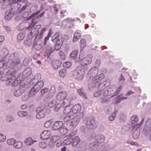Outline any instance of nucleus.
I'll list each match as a JSON object with an SVG mask.
<instances>
[{
  "label": "nucleus",
  "mask_w": 151,
  "mask_h": 151,
  "mask_svg": "<svg viewBox=\"0 0 151 151\" xmlns=\"http://www.w3.org/2000/svg\"><path fill=\"white\" fill-rule=\"evenodd\" d=\"M58 54L62 60H65V56L63 52L61 51H60L59 52Z\"/></svg>",
  "instance_id": "864d4df0"
},
{
  "label": "nucleus",
  "mask_w": 151,
  "mask_h": 151,
  "mask_svg": "<svg viewBox=\"0 0 151 151\" xmlns=\"http://www.w3.org/2000/svg\"><path fill=\"white\" fill-rule=\"evenodd\" d=\"M89 149L91 151H98L99 147L97 143L92 142L89 145Z\"/></svg>",
  "instance_id": "a211bd4d"
},
{
  "label": "nucleus",
  "mask_w": 151,
  "mask_h": 151,
  "mask_svg": "<svg viewBox=\"0 0 151 151\" xmlns=\"http://www.w3.org/2000/svg\"><path fill=\"white\" fill-rule=\"evenodd\" d=\"M29 62V59L27 58H26L23 61V64L24 66H27Z\"/></svg>",
  "instance_id": "69168bd1"
},
{
  "label": "nucleus",
  "mask_w": 151,
  "mask_h": 151,
  "mask_svg": "<svg viewBox=\"0 0 151 151\" xmlns=\"http://www.w3.org/2000/svg\"><path fill=\"white\" fill-rule=\"evenodd\" d=\"M126 115L123 113H121L119 116L120 121L121 122L124 121L126 119Z\"/></svg>",
  "instance_id": "5fc2aeb1"
},
{
  "label": "nucleus",
  "mask_w": 151,
  "mask_h": 151,
  "mask_svg": "<svg viewBox=\"0 0 151 151\" xmlns=\"http://www.w3.org/2000/svg\"><path fill=\"white\" fill-rule=\"evenodd\" d=\"M25 88L22 86H20L19 88L14 93V95L16 97L20 96L25 91Z\"/></svg>",
  "instance_id": "4be33fe9"
},
{
  "label": "nucleus",
  "mask_w": 151,
  "mask_h": 151,
  "mask_svg": "<svg viewBox=\"0 0 151 151\" xmlns=\"http://www.w3.org/2000/svg\"><path fill=\"white\" fill-rule=\"evenodd\" d=\"M24 43L26 45L29 46H30L32 45V42L30 40H24Z\"/></svg>",
  "instance_id": "13d9d810"
},
{
  "label": "nucleus",
  "mask_w": 151,
  "mask_h": 151,
  "mask_svg": "<svg viewBox=\"0 0 151 151\" xmlns=\"http://www.w3.org/2000/svg\"><path fill=\"white\" fill-rule=\"evenodd\" d=\"M122 86H120L119 87H116L115 86L113 85L111 86V88H108L102 93H103V95L104 96H107L113 95L111 96L112 98L118 95L122 90Z\"/></svg>",
  "instance_id": "20e7f679"
},
{
  "label": "nucleus",
  "mask_w": 151,
  "mask_h": 151,
  "mask_svg": "<svg viewBox=\"0 0 151 151\" xmlns=\"http://www.w3.org/2000/svg\"><path fill=\"white\" fill-rule=\"evenodd\" d=\"M52 120H50L46 122L44 124L45 127L48 128L50 127L52 125Z\"/></svg>",
  "instance_id": "37998d69"
},
{
  "label": "nucleus",
  "mask_w": 151,
  "mask_h": 151,
  "mask_svg": "<svg viewBox=\"0 0 151 151\" xmlns=\"http://www.w3.org/2000/svg\"><path fill=\"white\" fill-rule=\"evenodd\" d=\"M39 147L43 149L45 148L47 146V144L45 142H40L39 144Z\"/></svg>",
  "instance_id": "4d7b16f0"
},
{
  "label": "nucleus",
  "mask_w": 151,
  "mask_h": 151,
  "mask_svg": "<svg viewBox=\"0 0 151 151\" xmlns=\"http://www.w3.org/2000/svg\"><path fill=\"white\" fill-rule=\"evenodd\" d=\"M110 150L109 146L108 145H105L102 146L101 151H109Z\"/></svg>",
  "instance_id": "79ce46f5"
},
{
  "label": "nucleus",
  "mask_w": 151,
  "mask_h": 151,
  "mask_svg": "<svg viewBox=\"0 0 151 151\" xmlns=\"http://www.w3.org/2000/svg\"><path fill=\"white\" fill-rule=\"evenodd\" d=\"M83 116V114L81 112L80 113H78L76 116L72 118L69 122V125L71 127L70 129H73L76 126L80 119L82 118Z\"/></svg>",
  "instance_id": "0eeeda50"
},
{
  "label": "nucleus",
  "mask_w": 151,
  "mask_h": 151,
  "mask_svg": "<svg viewBox=\"0 0 151 151\" xmlns=\"http://www.w3.org/2000/svg\"><path fill=\"white\" fill-rule=\"evenodd\" d=\"M61 62L60 61L54 60L52 61V65L54 70H57L61 65Z\"/></svg>",
  "instance_id": "5701e85b"
},
{
  "label": "nucleus",
  "mask_w": 151,
  "mask_h": 151,
  "mask_svg": "<svg viewBox=\"0 0 151 151\" xmlns=\"http://www.w3.org/2000/svg\"><path fill=\"white\" fill-rule=\"evenodd\" d=\"M41 78V76L40 75V74H37L35 75V78L32 80V81L33 82L34 81L35 83H37Z\"/></svg>",
  "instance_id": "a19ab883"
},
{
  "label": "nucleus",
  "mask_w": 151,
  "mask_h": 151,
  "mask_svg": "<svg viewBox=\"0 0 151 151\" xmlns=\"http://www.w3.org/2000/svg\"><path fill=\"white\" fill-rule=\"evenodd\" d=\"M80 43V47L82 49L85 48L86 45L85 40L83 39H81Z\"/></svg>",
  "instance_id": "a18cd8bd"
},
{
  "label": "nucleus",
  "mask_w": 151,
  "mask_h": 151,
  "mask_svg": "<svg viewBox=\"0 0 151 151\" xmlns=\"http://www.w3.org/2000/svg\"><path fill=\"white\" fill-rule=\"evenodd\" d=\"M55 92V89L54 86H52L50 91L49 93L47 96V99H49L52 98Z\"/></svg>",
  "instance_id": "b1692460"
},
{
  "label": "nucleus",
  "mask_w": 151,
  "mask_h": 151,
  "mask_svg": "<svg viewBox=\"0 0 151 151\" xmlns=\"http://www.w3.org/2000/svg\"><path fill=\"white\" fill-rule=\"evenodd\" d=\"M101 92L100 90H98V91H96L93 94V96L95 97H98L101 94Z\"/></svg>",
  "instance_id": "e2e57ef3"
},
{
  "label": "nucleus",
  "mask_w": 151,
  "mask_h": 151,
  "mask_svg": "<svg viewBox=\"0 0 151 151\" xmlns=\"http://www.w3.org/2000/svg\"><path fill=\"white\" fill-rule=\"evenodd\" d=\"M53 48L49 47L48 48L45 50V52L48 58L50 54L54 51Z\"/></svg>",
  "instance_id": "f704fd0d"
},
{
  "label": "nucleus",
  "mask_w": 151,
  "mask_h": 151,
  "mask_svg": "<svg viewBox=\"0 0 151 151\" xmlns=\"http://www.w3.org/2000/svg\"><path fill=\"white\" fill-rule=\"evenodd\" d=\"M59 131L62 134H64L67 133L68 129L67 128L65 127L63 124V125L61 127Z\"/></svg>",
  "instance_id": "72a5a7b5"
},
{
  "label": "nucleus",
  "mask_w": 151,
  "mask_h": 151,
  "mask_svg": "<svg viewBox=\"0 0 151 151\" xmlns=\"http://www.w3.org/2000/svg\"><path fill=\"white\" fill-rule=\"evenodd\" d=\"M139 121V118L136 115H134L131 118L130 122L134 125L137 124Z\"/></svg>",
  "instance_id": "a878e982"
},
{
  "label": "nucleus",
  "mask_w": 151,
  "mask_h": 151,
  "mask_svg": "<svg viewBox=\"0 0 151 151\" xmlns=\"http://www.w3.org/2000/svg\"><path fill=\"white\" fill-rule=\"evenodd\" d=\"M151 121L150 119H148L147 120L143 132L146 136L150 135L149 139L151 141Z\"/></svg>",
  "instance_id": "1a4fd4ad"
},
{
  "label": "nucleus",
  "mask_w": 151,
  "mask_h": 151,
  "mask_svg": "<svg viewBox=\"0 0 151 151\" xmlns=\"http://www.w3.org/2000/svg\"><path fill=\"white\" fill-rule=\"evenodd\" d=\"M44 85V83L42 81H40L37 83L29 91V95H23L22 97V100L23 101H26L29 97L34 96L42 88Z\"/></svg>",
  "instance_id": "7ed1b4c3"
},
{
  "label": "nucleus",
  "mask_w": 151,
  "mask_h": 151,
  "mask_svg": "<svg viewBox=\"0 0 151 151\" xmlns=\"http://www.w3.org/2000/svg\"><path fill=\"white\" fill-rule=\"evenodd\" d=\"M81 109V107L80 104H77L71 107V110H72V113L75 114L77 113H79Z\"/></svg>",
  "instance_id": "aec40b11"
},
{
  "label": "nucleus",
  "mask_w": 151,
  "mask_h": 151,
  "mask_svg": "<svg viewBox=\"0 0 151 151\" xmlns=\"http://www.w3.org/2000/svg\"><path fill=\"white\" fill-rule=\"evenodd\" d=\"M70 103L68 99H65L63 100V101L62 103V106L63 107L65 106H69Z\"/></svg>",
  "instance_id": "c03bdc74"
},
{
  "label": "nucleus",
  "mask_w": 151,
  "mask_h": 151,
  "mask_svg": "<svg viewBox=\"0 0 151 151\" xmlns=\"http://www.w3.org/2000/svg\"><path fill=\"white\" fill-rule=\"evenodd\" d=\"M99 72L98 69L97 68L94 67L91 69L88 73V77L89 78L90 83H92L93 82V79L96 77V76L98 74Z\"/></svg>",
  "instance_id": "6e6552de"
},
{
  "label": "nucleus",
  "mask_w": 151,
  "mask_h": 151,
  "mask_svg": "<svg viewBox=\"0 0 151 151\" xmlns=\"http://www.w3.org/2000/svg\"><path fill=\"white\" fill-rule=\"evenodd\" d=\"M2 68L4 70H6L9 68V60L6 62L4 59L0 60V69Z\"/></svg>",
  "instance_id": "dca6fc26"
},
{
  "label": "nucleus",
  "mask_w": 151,
  "mask_h": 151,
  "mask_svg": "<svg viewBox=\"0 0 151 151\" xmlns=\"http://www.w3.org/2000/svg\"><path fill=\"white\" fill-rule=\"evenodd\" d=\"M61 36L60 35L59 32H56L55 34L52 37V41L54 42L58 43L60 41V40L61 38Z\"/></svg>",
  "instance_id": "412c9836"
},
{
  "label": "nucleus",
  "mask_w": 151,
  "mask_h": 151,
  "mask_svg": "<svg viewBox=\"0 0 151 151\" xmlns=\"http://www.w3.org/2000/svg\"><path fill=\"white\" fill-rule=\"evenodd\" d=\"M91 138H94V140L96 141V143H103L104 141L105 138L103 135L99 134L95 136V134H93L91 136Z\"/></svg>",
  "instance_id": "f8f14e48"
},
{
  "label": "nucleus",
  "mask_w": 151,
  "mask_h": 151,
  "mask_svg": "<svg viewBox=\"0 0 151 151\" xmlns=\"http://www.w3.org/2000/svg\"><path fill=\"white\" fill-rule=\"evenodd\" d=\"M66 71V70L65 69H63L60 70L59 71V74L60 76L61 77H63L65 76Z\"/></svg>",
  "instance_id": "6e6d98bb"
},
{
  "label": "nucleus",
  "mask_w": 151,
  "mask_h": 151,
  "mask_svg": "<svg viewBox=\"0 0 151 151\" xmlns=\"http://www.w3.org/2000/svg\"><path fill=\"white\" fill-rule=\"evenodd\" d=\"M86 73L84 69L81 66H77L74 70L73 75L74 77L77 80H82Z\"/></svg>",
  "instance_id": "39448f33"
},
{
  "label": "nucleus",
  "mask_w": 151,
  "mask_h": 151,
  "mask_svg": "<svg viewBox=\"0 0 151 151\" xmlns=\"http://www.w3.org/2000/svg\"><path fill=\"white\" fill-rule=\"evenodd\" d=\"M25 36L24 33L22 32H20L19 33L17 36V39L18 42H20L21 41L23 40Z\"/></svg>",
  "instance_id": "e433bc0d"
},
{
  "label": "nucleus",
  "mask_w": 151,
  "mask_h": 151,
  "mask_svg": "<svg viewBox=\"0 0 151 151\" xmlns=\"http://www.w3.org/2000/svg\"><path fill=\"white\" fill-rule=\"evenodd\" d=\"M72 146H75L77 145L80 142V139L78 136H76L72 138Z\"/></svg>",
  "instance_id": "2f4dec72"
},
{
  "label": "nucleus",
  "mask_w": 151,
  "mask_h": 151,
  "mask_svg": "<svg viewBox=\"0 0 151 151\" xmlns=\"http://www.w3.org/2000/svg\"><path fill=\"white\" fill-rule=\"evenodd\" d=\"M67 96L66 92L65 91H61L57 94L56 96V99L60 101H62Z\"/></svg>",
  "instance_id": "2eb2a0df"
},
{
  "label": "nucleus",
  "mask_w": 151,
  "mask_h": 151,
  "mask_svg": "<svg viewBox=\"0 0 151 151\" xmlns=\"http://www.w3.org/2000/svg\"><path fill=\"white\" fill-rule=\"evenodd\" d=\"M63 122L61 121H57L55 122L52 127V130L53 131L59 130L63 125Z\"/></svg>",
  "instance_id": "f3484780"
},
{
  "label": "nucleus",
  "mask_w": 151,
  "mask_h": 151,
  "mask_svg": "<svg viewBox=\"0 0 151 151\" xmlns=\"http://www.w3.org/2000/svg\"><path fill=\"white\" fill-rule=\"evenodd\" d=\"M72 139L71 138H69L65 139L64 141V143L66 145H69L72 144Z\"/></svg>",
  "instance_id": "de8ad7c7"
},
{
  "label": "nucleus",
  "mask_w": 151,
  "mask_h": 151,
  "mask_svg": "<svg viewBox=\"0 0 151 151\" xmlns=\"http://www.w3.org/2000/svg\"><path fill=\"white\" fill-rule=\"evenodd\" d=\"M72 65L71 63L68 62H65L63 63V66L64 68H70Z\"/></svg>",
  "instance_id": "09e8293b"
},
{
  "label": "nucleus",
  "mask_w": 151,
  "mask_h": 151,
  "mask_svg": "<svg viewBox=\"0 0 151 151\" xmlns=\"http://www.w3.org/2000/svg\"><path fill=\"white\" fill-rule=\"evenodd\" d=\"M22 65L19 58H17L10 63V83L12 86H17L21 82L30 78L32 73L31 68L25 69L22 73L16 78L15 73L22 68Z\"/></svg>",
  "instance_id": "f257e3e1"
},
{
  "label": "nucleus",
  "mask_w": 151,
  "mask_h": 151,
  "mask_svg": "<svg viewBox=\"0 0 151 151\" xmlns=\"http://www.w3.org/2000/svg\"><path fill=\"white\" fill-rule=\"evenodd\" d=\"M65 108L63 110V112L64 114H70L72 113V110H71L72 107L70 105L67 106H64Z\"/></svg>",
  "instance_id": "c756f323"
},
{
  "label": "nucleus",
  "mask_w": 151,
  "mask_h": 151,
  "mask_svg": "<svg viewBox=\"0 0 151 151\" xmlns=\"http://www.w3.org/2000/svg\"><path fill=\"white\" fill-rule=\"evenodd\" d=\"M18 115L21 117H24L28 115V113L27 111H20L18 112Z\"/></svg>",
  "instance_id": "58836bf2"
},
{
  "label": "nucleus",
  "mask_w": 151,
  "mask_h": 151,
  "mask_svg": "<svg viewBox=\"0 0 151 151\" xmlns=\"http://www.w3.org/2000/svg\"><path fill=\"white\" fill-rule=\"evenodd\" d=\"M34 20V19H32V22L31 24L29 25V27H27L26 26L27 25H28V23H22L20 24L19 27V29L20 30H22L24 29H26V30H27L28 29H29L32 28L33 26L35 25V24H33V21Z\"/></svg>",
  "instance_id": "4468645a"
},
{
  "label": "nucleus",
  "mask_w": 151,
  "mask_h": 151,
  "mask_svg": "<svg viewBox=\"0 0 151 151\" xmlns=\"http://www.w3.org/2000/svg\"><path fill=\"white\" fill-rule=\"evenodd\" d=\"M110 101V99L108 98H104L101 101V103L104 104H107Z\"/></svg>",
  "instance_id": "0e129e2a"
},
{
  "label": "nucleus",
  "mask_w": 151,
  "mask_h": 151,
  "mask_svg": "<svg viewBox=\"0 0 151 151\" xmlns=\"http://www.w3.org/2000/svg\"><path fill=\"white\" fill-rule=\"evenodd\" d=\"M78 20L79 21V23H80L81 22V20L77 18H76L75 19H73L71 18H68L67 19L64 20V21H63V23H67V24H68L70 23V22H73L74 21H77Z\"/></svg>",
  "instance_id": "7c9ffc66"
},
{
  "label": "nucleus",
  "mask_w": 151,
  "mask_h": 151,
  "mask_svg": "<svg viewBox=\"0 0 151 151\" xmlns=\"http://www.w3.org/2000/svg\"><path fill=\"white\" fill-rule=\"evenodd\" d=\"M60 139V137L58 135H55L52 137L51 140L55 142L58 141Z\"/></svg>",
  "instance_id": "603ef678"
},
{
  "label": "nucleus",
  "mask_w": 151,
  "mask_h": 151,
  "mask_svg": "<svg viewBox=\"0 0 151 151\" xmlns=\"http://www.w3.org/2000/svg\"><path fill=\"white\" fill-rule=\"evenodd\" d=\"M9 10H7L5 12V19L7 21L9 20Z\"/></svg>",
  "instance_id": "8fccbe9b"
},
{
  "label": "nucleus",
  "mask_w": 151,
  "mask_h": 151,
  "mask_svg": "<svg viewBox=\"0 0 151 151\" xmlns=\"http://www.w3.org/2000/svg\"><path fill=\"white\" fill-rule=\"evenodd\" d=\"M93 56L91 54L88 55L86 57L84 58H82L81 55H79V58L80 60H82L84 62V64L85 65H87L91 63L92 62V59Z\"/></svg>",
  "instance_id": "9b49d317"
},
{
  "label": "nucleus",
  "mask_w": 151,
  "mask_h": 151,
  "mask_svg": "<svg viewBox=\"0 0 151 151\" xmlns=\"http://www.w3.org/2000/svg\"><path fill=\"white\" fill-rule=\"evenodd\" d=\"M126 99V97L118 96L115 97V99H114L113 103L114 104H117L119 103L121 101L125 99Z\"/></svg>",
  "instance_id": "cd10ccee"
},
{
  "label": "nucleus",
  "mask_w": 151,
  "mask_h": 151,
  "mask_svg": "<svg viewBox=\"0 0 151 151\" xmlns=\"http://www.w3.org/2000/svg\"><path fill=\"white\" fill-rule=\"evenodd\" d=\"M47 28L46 27H44L42 29L40 32L38 33L37 36H38L39 38L40 39L42 38L45 32L47 30Z\"/></svg>",
  "instance_id": "c9c22d12"
},
{
  "label": "nucleus",
  "mask_w": 151,
  "mask_h": 151,
  "mask_svg": "<svg viewBox=\"0 0 151 151\" xmlns=\"http://www.w3.org/2000/svg\"><path fill=\"white\" fill-rule=\"evenodd\" d=\"M61 106L62 105L58 103L57 104H55V106L54 108V110L56 111H58L61 108Z\"/></svg>",
  "instance_id": "bf43d9fd"
},
{
  "label": "nucleus",
  "mask_w": 151,
  "mask_h": 151,
  "mask_svg": "<svg viewBox=\"0 0 151 151\" xmlns=\"http://www.w3.org/2000/svg\"><path fill=\"white\" fill-rule=\"evenodd\" d=\"M6 139V136L0 133V142H4Z\"/></svg>",
  "instance_id": "680f3d73"
},
{
  "label": "nucleus",
  "mask_w": 151,
  "mask_h": 151,
  "mask_svg": "<svg viewBox=\"0 0 151 151\" xmlns=\"http://www.w3.org/2000/svg\"><path fill=\"white\" fill-rule=\"evenodd\" d=\"M78 52L77 50H73L70 54V57L73 59H76L78 56Z\"/></svg>",
  "instance_id": "473e14b6"
},
{
  "label": "nucleus",
  "mask_w": 151,
  "mask_h": 151,
  "mask_svg": "<svg viewBox=\"0 0 151 151\" xmlns=\"http://www.w3.org/2000/svg\"><path fill=\"white\" fill-rule=\"evenodd\" d=\"M37 114L36 115V118L38 119H41L43 118L45 115L46 109L45 108L38 107L36 110Z\"/></svg>",
  "instance_id": "9d476101"
},
{
  "label": "nucleus",
  "mask_w": 151,
  "mask_h": 151,
  "mask_svg": "<svg viewBox=\"0 0 151 151\" xmlns=\"http://www.w3.org/2000/svg\"><path fill=\"white\" fill-rule=\"evenodd\" d=\"M116 113L117 112L115 111L111 115L109 116V120L111 121H113L115 119Z\"/></svg>",
  "instance_id": "49530a36"
},
{
  "label": "nucleus",
  "mask_w": 151,
  "mask_h": 151,
  "mask_svg": "<svg viewBox=\"0 0 151 151\" xmlns=\"http://www.w3.org/2000/svg\"><path fill=\"white\" fill-rule=\"evenodd\" d=\"M48 145L50 148H52L55 146V142L51 140L49 143Z\"/></svg>",
  "instance_id": "774afa93"
},
{
  "label": "nucleus",
  "mask_w": 151,
  "mask_h": 151,
  "mask_svg": "<svg viewBox=\"0 0 151 151\" xmlns=\"http://www.w3.org/2000/svg\"><path fill=\"white\" fill-rule=\"evenodd\" d=\"M77 91L80 96L84 98H86L85 93L82 89H78L77 90Z\"/></svg>",
  "instance_id": "4c0bfd02"
},
{
  "label": "nucleus",
  "mask_w": 151,
  "mask_h": 151,
  "mask_svg": "<svg viewBox=\"0 0 151 151\" xmlns=\"http://www.w3.org/2000/svg\"><path fill=\"white\" fill-rule=\"evenodd\" d=\"M79 31V30H77L74 34V37L73 39V42H75L81 37V34Z\"/></svg>",
  "instance_id": "bb28decb"
},
{
  "label": "nucleus",
  "mask_w": 151,
  "mask_h": 151,
  "mask_svg": "<svg viewBox=\"0 0 151 151\" xmlns=\"http://www.w3.org/2000/svg\"><path fill=\"white\" fill-rule=\"evenodd\" d=\"M124 77L122 75H121L118 79V81L120 83H122L124 82Z\"/></svg>",
  "instance_id": "052dcab7"
},
{
  "label": "nucleus",
  "mask_w": 151,
  "mask_h": 151,
  "mask_svg": "<svg viewBox=\"0 0 151 151\" xmlns=\"http://www.w3.org/2000/svg\"><path fill=\"white\" fill-rule=\"evenodd\" d=\"M51 134V132L49 130L44 131L41 135V138L42 140L47 139L50 138Z\"/></svg>",
  "instance_id": "6ab92c4d"
},
{
  "label": "nucleus",
  "mask_w": 151,
  "mask_h": 151,
  "mask_svg": "<svg viewBox=\"0 0 151 151\" xmlns=\"http://www.w3.org/2000/svg\"><path fill=\"white\" fill-rule=\"evenodd\" d=\"M140 130V128H136L135 130L132 134V136L134 139H137L139 137Z\"/></svg>",
  "instance_id": "393cba45"
},
{
  "label": "nucleus",
  "mask_w": 151,
  "mask_h": 151,
  "mask_svg": "<svg viewBox=\"0 0 151 151\" xmlns=\"http://www.w3.org/2000/svg\"><path fill=\"white\" fill-rule=\"evenodd\" d=\"M9 69L6 72L5 75H4L2 76L0 78V80L2 81H6V84L7 86H9Z\"/></svg>",
  "instance_id": "ddd939ff"
},
{
  "label": "nucleus",
  "mask_w": 151,
  "mask_h": 151,
  "mask_svg": "<svg viewBox=\"0 0 151 151\" xmlns=\"http://www.w3.org/2000/svg\"><path fill=\"white\" fill-rule=\"evenodd\" d=\"M73 116L70 114L65 116L63 118V120L65 122H68L70 120Z\"/></svg>",
  "instance_id": "3c124183"
},
{
  "label": "nucleus",
  "mask_w": 151,
  "mask_h": 151,
  "mask_svg": "<svg viewBox=\"0 0 151 151\" xmlns=\"http://www.w3.org/2000/svg\"><path fill=\"white\" fill-rule=\"evenodd\" d=\"M104 78V74L101 73L99 76H98L95 78L93 79V81L92 83L89 84L88 88L89 89L95 88H98V90L103 92V90L105 88V87L109 85V83H108L107 81H104L103 83H101L99 82Z\"/></svg>",
  "instance_id": "f03ea898"
},
{
  "label": "nucleus",
  "mask_w": 151,
  "mask_h": 151,
  "mask_svg": "<svg viewBox=\"0 0 151 151\" xmlns=\"http://www.w3.org/2000/svg\"><path fill=\"white\" fill-rule=\"evenodd\" d=\"M55 45V50H58L60 48L61 45L60 44L57 43Z\"/></svg>",
  "instance_id": "338daca9"
},
{
  "label": "nucleus",
  "mask_w": 151,
  "mask_h": 151,
  "mask_svg": "<svg viewBox=\"0 0 151 151\" xmlns=\"http://www.w3.org/2000/svg\"><path fill=\"white\" fill-rule=\"evenodd\" d=\"M22 145V142H15L13 145V147L19 149L21 147Z\"/></svg>",
  "instance_id": "ea45409f"
},
{
  "label": "nucleus",
  "mask_w": 151,
  "mask_h": 151,
  "mask_svg": "<svg viewBox=\"0 0 151 151\" xmlns=\"http://www.w3.org/2000/svg\"><path fill=\"white\" fill-rule=\"evenodd\" d=\"M85 121H86L85 126L86 128L92 129L96 128L97 124L94 117H91L89 118H86L85 119Z\"/></svg>",
  "instance_id": "423d86ee"
},
{
  "label": "nucleus",
  "mask_w": 151,
  "mask_h": 151,
  "mask_svg": "<svg viewBox=\"0 0 151 151\" xmlns=\"http://www.w3.org/2000/svg\"><path fill=\"white\" fill-rule=\"evenodd\" d=\"M35 141L32 139L31 137H28L24 141V143L26 146H29L32 145Z\"/></svg>",
  "instance_id": "c85d7f7f"
}]
</instances>
